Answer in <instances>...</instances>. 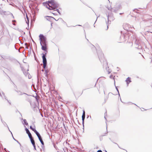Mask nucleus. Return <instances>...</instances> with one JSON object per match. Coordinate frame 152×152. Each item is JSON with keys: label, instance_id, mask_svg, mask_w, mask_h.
Masks as SVG:
<instances>
[{"label": "nucleus", "instance_id": "1", "mask_svg": "<svg viewBox=\"0 0 152 152\" xmlns=\"http://www.w3.org/2000/svg\"><path fill=\"white\" fill-rule=\"evenodd\" d=\"M46 7L49 10H54L58 6V4L54 0L48 1L45 4Z\"/></svg>", "mask_w": 152, "mask_h": 152}, {"label": "nucleus", "instance_id": "2", "mask_svg": "<svg viewBox=\"0 0 152 152\" xmlns=\"http://www.w3.org/2000/svg\"><path fill=\"white\" fill-rule=\"evenodd\" d=\"M39 37L42 50L44 51H46L47 49L46 38L44 37V36L42 34L39 35Z\"/></svg>", "mask_w": 152, "mask_h": 152}, {"label": "nucleus", "instance_id": "3", "mask_svg": "<svg viewBox=\"0 0 152 152\" xmlns=\"http://www.w3.org/2000/svg\"><path fill=\"white\" fill-rule=\"evenodd\" d=\"M42 58L43 59V67L44 69H45L46 67L47 64V60L45 57V54H43Z\"/></svg>", "mask_w": 152, "mask_h": 152}, {"label": "nucleus", "instance_id": "4", "mask_svg": "<svg viewBox=\"0 0 152 152\" xmlns=\"http://www.w3.org/2000/svg\"><path fill=\"white\" fill-rule=\"evenodd\" d=\"M146 24L148 26L150 27L152 26V19L149 20L146 22Z\"/></svg>", "mask_w": 152, "mask_h": 152}, {"label": "nucleus", "instance_id": "5", "mask_svg": "<svg viewBox=\"0 0 152 152\" xmlns=\"http://www.w3.org/2000/svg\"><path fill=\"white\" fill-rule=\"evenodd\" d=\"M85 111L84 110H83V113L82 115V122L83 124L84 123V120L85 118Z\"/></svg>", "mask_w": 152, "mask_h": 152}, {"label": "nucleus", "instance_id": "6", "mask_svg": "<svg viewBox=\"0 0 152 152\" xmlns=\"http://www.w3.org/2000/svg\"><path fill=\"white\" fill-rule=\"evenodd\" d=\"M126 81L127 83V86H128L129 84L131 82V78L130 77H128L126 80Z\"/></svg>", "mask_w": 152, "mask_h": 152}, {"label": "nucleus", "instance_id": "7", "mask_svg": "<svg viewBox=\"0 0 152 152\" xmlns=\"http://www.w3.org/2000/svg\"><path fill=\"white\" fill-rule=\"evenodd\" d=\"M39 138V140L40 142L42 144V145H43L44 144V142L42 140L41 137H39V138Z\"/></svg>", "mask_w": 152, "mask_h": 152}, {"label": "nucleus", "instance_id": "8", "mask_svg": "<svg viewBox=\"0 0 152 152\" xmlns=\"http://www.w3.org/2000/svg\"><path fill=\"white\" fill-rule=\"evenodd\" d=\"M107 16V23L106 22V24L107 26V29H108V23L109 22V15H108Z\"/></svg>", "mask_w": 152, "mask_h": 152}, {"label": "nucleus", "instance_id": "9", "mask_svg": "<svg viewBox=\"0 0 152 152\" xmlns=\"http://www.w3.org/2000/svg\"><path fill=\"white\" fill-rule=\"evenodd\" d=\"M18 94L20 95H21L23 94H26L25 93H23L21 91H18Z\"/></svg>", "mask_w": 152, "mask_h": 152}, {"label": "nucleus", "instance_id": "10", "mask_svg": "<svg viewBox=\"0 0 152 152\" xmlns=\"http://www.w3.org/2000/svg\"><path fill=\"white\" fill-rule=\"evenodd\" d=\"M28 136H29V138H30V140L33 139V138L32 137L31 134V133H29V134H28Z\"/></svg>", "mask_w": 152, "mask_h": 152}, {"label": "nucleus", "instance_id": "11", "mask_svg": "<svg viewBox=\"0 0 152 152\" xmlns=\"http://www.w3.org/2000/svg\"><path fill=\"white\" fill-rule=\"evenodd\" d=\"M30 140H31V143L33 145H35V142H34V139H33Z\"/></svg>", "mask_w": 152, "mask_h": 152}, {"label": "nucleus", "instance_id": "12", "mask_svg": "<svg viewBox=\"0 0 152 152\" xmlns=\"http://www.w3.org/2000/svg\"><path fill=\"white\" fill-rule=\"evenodd\" d=\"M6 125L7 126V128H8V129H9V131L11 132V134H12V137H13V139H14V140H15L16 141H17V142L18 143H19V142H18V141L17 140H16L13 137V135H12V132L10 131V130L9 129V128L8 127V126H7V125L6 124Z\"/></svg>", "mask_w": 152, "mask_h": 152}, {"label": "nucleus", "instance_id": "13", "mask_svg": "<svg viewBox=\"0 0 152 152\" xmlns=\"http://www.w3.org/2000/svg\"><path fill=\"white\" fill-rule=\"evenodd\" d=\"M25 130L26 132V133L28 134H29V133H30V132H29V130H28V129L27 128H25Z\"/></svg>", "mask_w": 152, "mask_h": 152}, {"label": "nucleus", "instance_id": "14", "mask_svg": "<svg viewBox=\"0 0 152 152\" xmlns=\"http://www.w3.org/2000/svg\"><path fill=\"white\" fill-rule=\"evenodd\" d=\"M23 121L24 122V124L25 125H26L27 126L28 125V123L26 121V119H24Z\"/></svg>", "mask_w": 152, "mask_h": 152}, {"label": "nucleus", "instance_id": "15", "mask_svg": "<svg viewBox=\"0 0 152 152\" xmlns=\"http://www.w3.org/2000/svg\"><path fill=\"white\" fill-rule=\"evenodd\" d=\"M36 134L37 135L38 138L41 137L40 134L39 133H38V134Z\"/></svg>", "mask_w": 152, "mask_h": 152}, {"label": "nucleus", "instance_id": "16", "mask_svg": "<svg viewBox=\"0 0 152 152\" xmlns=\"http://www.w3.org/2000/svg\"><path fill=\"white\" fill-rule=\"evenodd\" d=\"M108 9L109 10H110V11H111V12H113V11H113V10H112V9L111 8V7H110L109 8H108Z\"/></svg>", "mask_w": 152, "mask_h": 152}, {"label": "nucleus", "instance_id": "17", "mask_svg": "<svg viewBox=\"0 0 152 152\" xmlns=\"http://www.w3.org/2000/svg\"><path fill=\"white\" fill-rule=\"evenodd\" d=\"M30 128L33 131H34V130H35V129L33 128L31 126H30Z\"/></svg>", "mask_w": 152, "mask_h": 152}, {"label": "nucleus", "instance_id": "18", "mask_svg": "<svg viewBox=\"0 0 152 152\" xmlns=\"http://www.w3.org/2000/svg\"><path fill=\"white\" fill-rule=\"evenodd\" d=\"M34 132L36 134L38 133V132L36 131V129L34 130Z\"/></svg>", "mask_w": 152, "mask_h": 152}, {"label": "nucleus", "instance_id": "19", "mask_svg": "<svg viewBox=\"0 0 152 152\" xmlns=\"http://www.w3.org/2000/svg\"><path fill=\"white\" fill-rule=\"evenodd\" d=\"M33 146H34V149H35V150H36V146H35V145H33Z\"/></svg>", "mask_w": 152, "mask_h": 152}, {"label": "nucleus", "instance_id": "20", "mask_svg": "<svg viewBox=\"0 0 152 152\" xmlns=\"http://www.w3.org/2000/svg\"><path fill=\"white\" fill-rule=\"evenodd\" d=\"M116 89H117V91H118V94H119L118 90V89L117 88V87H116ZM119 96H120V94H119Z\"/></svg>", "mask_w": 152, "mask_h": 152}, {"label": "nucleus", "instance_id": "21", "mask_svg": "<svg viewBox=\"0 0 152 152\" xmlns=\"http://www.w3.org/2000/svg\"><path fill=\"white\" fill-rule=\"evenodd\" d=\"M97 152H102V151L101 150H98V151H97Z\"/></svg>", "mask_w": 152, "mask_h": 152}, {"label": "nucleus", "instance_id": "22", "mask_svg": "<svg viewBox=\"0 0 152 152\" xmlns=\"http://www.w3.org/2000/svg\"><path fill=\"white\" fill-rule=\"evenodd\" d=\"M142 110L141 109V110L142 111H143L145 110H145V109L144 108H142Z\"/></svg>", "mask_w": 152, "mask_h": 152}, {"label": "nucleus", "instance_id": "23", "mask_svg": "<svg viewBox=\"0 0 152 152\" xmlns=\"http://www.w3.org/2000/svg\"><path fill=\"white\" fill-rule=\"evenodd\" d=\"M57 12L59 13V14H60V13L59 12V10H58V9H57Z\"/></svg>", "mask_w": 152, "mask_h": 152}, {"label": "nucleus", "instance_id": "24", "mask_svg": "<svg viewBox=\"0 0 152 152\" xmlns=\"http://www.w3.org/2000/svg\"><path fill=\"white\" fill-rule=\"evenodd\" d=\"M45 73H47V71H46H46H45Z\"/></svg>", "mask_w": 152, "mask_h": 152}, {"label": "nucleus", "instance_id": "25", "mask_svg": "<svg viewBox=\"0 0 152 152\" xmlns=\"http://www.w3.org/2000/svg\"><path fill=\"white\" fill-rule=\"evenodd\" d=\"M122 14V13H120V15H121V14Z\"/></svg>", "mask_w": 152, "mask_h": 152}, {"label": "nucleus", "instance_id": "26", "mask_svg": "<svg viewBox=\"0 0 152 152\" xmlns=\"http://www.w3.org/2000/svg\"><path fill=\"white\" fill-rule=\"evenodd\" d=\"M104 118H105L106 119V118H105V116H104Z\"/></svg>", "mask_w": 152, "mask_h": 152}, {"label": "nucleus", "instance_id": "27", "mask_svg": "<svg viewBox=\"0 0 152 152\" xmlns=\"http://www.w3.org/2000/svg\"><path fill=\"white\" fill-rule=\"evenodd\" d=\"M42 71H44V70L43 69V70H42Z\"/></svg>", "mask_w": 152, "mask_h": 152}, {"label": "nucleus", "instance_id": "28", "mask_svg": "<svg viewBox=\"0 0 152 152\" xmlns=\"http://www.w3.org/2000/svg\"><path fill=\"white\" fill-rule=\"evenodd\" d=\"M27 19L28 20V18H27Z\"/></svg>", "mask_w": 152, "mask_h": 152}, {"label": "nucleus", "instance_id": "29", "mask_svg": "<svg viewBox=\"0 0 152 152\" xmlns=\"http://www.w3.org/2000/svg\"><path fill=\"white\" fill-rule=\"evenodd\" d=\"M105 152H107L106 151H105Z\"/></svg>", "mask_w": 152, "mask_h": 152}, {"label": "nucleus", "instance_id": "30", "mask_svg": "<svg viewBox=\"0 0 152 152\" xmlns=\"http://www.w3.org/2000/svg\"><path fill=\"white\" fill-rule=\"evenodd\" d=\"M2 122H3V121H2V120H1Z\"/></svg>", "mask_w": 152, "mask_h": 152}, {"label": "nucleus", "instance_id": "31", "mask_svg": "<svg viewBox=\"0 0 152 152\" xmlns=\"http://www.w3.org/2000/svg\"><path fill=\"white\" fill-rule=\"evenodd\" d=\"M51 18H53V17H50Z\"/></svg>", "mask_w": 152, "mask_h": 152}, {"label": "nucleus", "instance_id": "32", "mask_svg": "<svg viewBox=\"0 0 152 152\" xmlns=\"http://www.w3.org/2000/svg\"><path fill=\"white\" fill-rule=\"evenodd\" d=\"M0 95L1 96V94H0Z\"/></svg>", "mask_w": 152, "mask_h": 152}]
</instances>
